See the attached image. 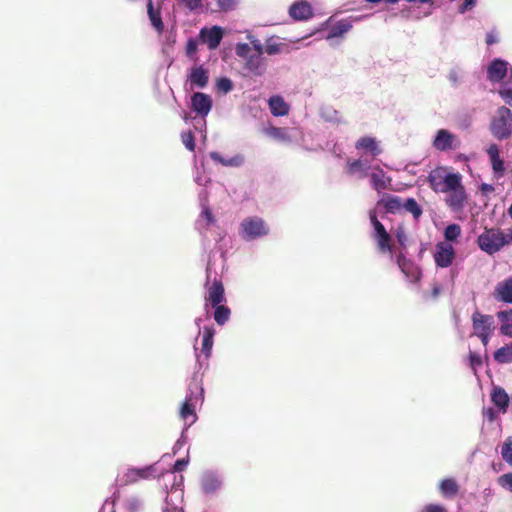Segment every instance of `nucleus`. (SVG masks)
I'll use <instances>...</instances> for the list:
<instances>
[{"label":"nucleus","instance_id":"nucleus-56","mask_svg":"<svg viewBox=\"0 0 512 512\" xmlns=\"http://www.w3.org/2000/svg\"><path fill=\"white\" fill-rule=\"evenodd\" d=\"M252 45H253V48L255 49V51L257 52L255 55L262 56L263 53L265 52V48L260 43V41L259 40L252 41Z\"/></svg>","mask_w":512,"mask_h":512},{"label":"nucleus","instance_id":"nucleus-11","mask_svg":"<svg viewBox=\"0 0 512 512\" xmlns=\"http://www.w3.org/2000/svg\"><path fill=\"white\" fill-rule=\"evenodd\" d=\"M508 71V62L494 59L487 68V77L491 82H501Z\"/></svg>","mask_w":512,"mask_h":512},{"label":"nucleus","instance_id":"nucleus-35","mask_svg":"<svg viewBox=\"0 0 512 512\" xmlns=\"http://www.w3.org/2000/svg\"><path fill=\"white\" fill-rule=\"evenodd\" d=\"M461 234V227L458 224H450L445 228L444 237L447 241H455Z\"/></svg>","mask_w":512,"mask_h":512},{"label":"nucleus","instance_id":"nucleus-52","mask_svg":"<svg viewBox=\"0 0 512 512\" xmlns=\"http://www.w3.org/2000/svg\"><path fill=\"white\" fill-rule=\"evenodd\" d=\"M218 5L222 10H230L235 5V0H218Z\"/></svg>","mask_w":512,"mask_h":512},{"label":"nucleus","instance_id":"nucleus-12","mask_svg":"<svg viewBox=\"0 0 512 512\" xmlns=\"http://www.w3.org/2000/svg\"><path fill=\"white\" fill-rule=\"evenodd\" d=\"M289 15L297 21L308 20L313 16V10L310 3L307 1H296L290 6Z\"/></svg>","mask_w":512,"mask_h":512},{"label":"nucleus","instance_id":"nucleus-45","mask_svg":"<svg viewBox=\"0 0 512 512\" xmlns=\"http://www.w3.org/2000/svg\"><path fill=\"white\" fill-rule=\"evenodd\" d=\"M250 52V46L247 43H240L236 46V54L239 57L247 58Z\"/></svg>","mask_w":512,"mask_h":512},{"label":"nucleus","instance_id":"nucleus-57","mask_svg":"<svg viewBox=\"0 0 512 512\" xmlns=\"http://www.w3.org/2000/svg\"><path fill=\"white\" fill-rule=\"evenodd\" d=\"M492 334L493 333H484V334L477 335V337L480 339L483 346L486 347L490 341Z\"/></svg>","mask_w":512,"mask_h":512},{"label":"nucleus","instance_id":"nucleus-42","mask_svg":"<svg viewBox=\"0 0 512 512\" xmlns=\"http://www.w3.org/2000/svg\"><path fill=\"white\" fill-rule=\"evenodd\" d=\"M395 237L399 243V245L405 249L406 248V243H407V240H408V237H407V234H406V231L404 229V227L402 226H399L397 229H396V232H395Z\"/></svg>","mask_w":512,"mask_h":512},{"label":"nucleus","instance_id":"nucleus-3","mask_svg":"<svg viewBox=\"0 0 512 512\" xmlns=\"http://www.w3.org/2000/svg\"><path fill=\"white\" fill-rule=\"evenodd\" d=\"M477 243L482 251L492 255L505 246L504 233L500 229L485 228L478 236Z\"/></svg>","mask_w":512,"mask_h":512},{"label":"nucleus","instance_id":"nucleus-41","mask_svg":"<svg viewBox=\"0 0 512 512\" xmlns=\"http://www.w3.org/2000/svg\"><path fill=\"white\" fill-rule=\"evenodd\" d=\"M282 46H284V44L276 43L272 41V39H269L265 46V52L269 55L278 54L280 53Z\"/></svg>","mask_w":512,"mask_h":512},{"label":"nucleus","instance_id":"nucleus-43","mask_svg":"<svg viewBox=\"0 0 512 512\" xmlns=\"http://www.w3.org/2000/svg\"><path fill=\"white\" fill-rule=\"evenodd\" d=\"M469 364L470 367L476 371L477 367H480L482 365V359L481 356L470 351L469 353Z\"/></svg>","mask_w":512,"mask_h":512},{"label":"nucleus","instance_id":"nucleus-6","mask_svg":"<svg viewBox=\"0 0 512 512\" xmlns=\"http://www.w3.org/2000/svg\"><path fill=\"white\" fill-rule=\"evenodd\" d=\"M455 258V251L451 244L439 242L436 245L434 253V261L438 267H449Z\"/></svg>","mask_w":512,"mask_h":512},{"label":"nucleus","instance_id":"nucleus-60","mask_svg":"<svg viewBox=\"0 0 512 512\" xmlns=\"http://www.w3.org/2000/svg\"><path fill=\"white\" fill-rule=\"evenodd\" d=\"M496 42V38L493 34H487L486 35V43L487 45H492Z\"/></svg>","mask_w":512,"mask_h":512},{"label":"nucleus","instance_id":"nucleus-21","mask_svg":"<svg viewBox=\"0 0 512 512\" xmlns=\"http://www.w3.org/2000/svg\"><path fill=\"white\" fill-rule=\"evenodd\" d=\"M208 81V72L202 66H196L191 69L190 82L192 85L198 88H204L207 86Z\"/></svg>","mask_w":512,"mask_h":512},{"label":"nucleus","instance_id":"nucleus-20","mask_svg":"<svg viewBox=\"0 0 512 512\" xmlns=\"http://www.w3.org/2000/svg\"><path fill=\"white\" fill-rule=\"evenodd\" d=\"M370 181L373 188L380 192L388 188L391 178L386 176V173L381 168H377L375 172L371 173Z\"/></svg>","mask_w":512,"mask_h":512},{"label":"nucleus","instance_id":"nucleus-16","mask_svg":"<svg viewBox=\"0 0 512 512\" xmlns=\"http://www.w3.org/2000/svg\"><path fill=\"white\" fill-rule=\"evenodd\" d=\"M377 207H383L385 213L395 214L403 207L400 197L394 195H386L377 202Z\"/></svg>","mask_w":512,"mask_h":512},{"label":"nucleus","instance_id":"nucleus-33","mask_svg":"<svg viewBox=\"0 0 512 512\" xmlns=\"http://www.w3.org/2000/svg\"><path fill=\"white\" fill-rule=\"evenodd\" d=\"M402 208L411 213L415 220H418L423 213L422 208L414 198H408L405 202H403Z\"/></svg>","mask_w":512,"mask_h":512},{"label":"nucleus","instance_id":"nucleus-32","mask_svg":"<svg viewBox=\"0 0 512 512\" xmlns=\"http://www.w3.org/2000/svg\"><path fill=\"white\" fill-rule=\"evenodd\" d=\"M180 417L185 421L189 422V424H192L195 422L197 416L195 413L194 406L190 403L189 400H186L180 409Z\"/></svg>","mask_w":512,"mask_h":512},{"label":"nucleus","instance_id":"nucleus-27","mask_svg":"<svg viewBox=\"0 0 512 512\" xmlns=\"http://www.w3.org/2000/svg\"><path fill=\"white\" fill-rule=\"evenodd\" d=\"M373 237L376 241L377 249L379 252L391 253L393 251L392 237L388 232L379 235H373Z\"/></svg>","mask_w":512,"mask_h":512},{"label":"nucleus","instance_id":"nucleus-28","mask_svg":"<svg viewBox=\"0 0 512 512\" xmlns=\"http://www.w3.org/2000/svg\"><path fill=\"white\" fill-rule=\"evenodd\" d=\"M215 330L212 327L205 326L203 328L202 352L209 357L214 343Z\"/></svg>","mask_w":512,"mask_h":512},{"label":"nucleus","instance_id":"nucleus-26","mask_svg":"<svg viewBox=\"0 0 512 512\" xmlns=\"http://www.w3.org/2000/svg\"><path fill=\"white\" fill-rule=\"evenodd\" d=\"M439 490L446 498H452L459 492V485L454 478H446L440 482Z\"/></svg>","mask_w":512,"mask_h":512},{"label":"nucleus","instance_id":"nucleus-36","mask_svg":"<svg viewBox=\"0 0 512 512\" xmlns=\"http://www.w3.org/2000/svg\"><path fill=\"white\" fill-rule=\"evenodd\" d=\"M369 218L374 228V235H379L387 232L384 225L378 220L376 212L374 210L369 211Z\"/></svg>","mask_w":512,"mask_h":512},{"label":"nucleus","instance_id":"nucleus-5","mask_svg":"<svg viewBox=\"0 0 512 512\" xmlns=\"http://www.w3.org/2000/svg\"><path fill=\"white\" fill-rule=\"evenodd\" d=\"M471 321L475 336L494 332V318L492 315L483 314L476 310L471 316Z\"/></svg>","mask_w":512,"mask_h":512},{"label":"nucleus","instance_id":"nucleus-17","mask_svg":"<svg viewBox=\"0 0 512 512\" xmlns=\"http://www.w3.org/2000/svg\"><path fill=\"white\" fill-rule=\"evenodd\" d=\"M245 69L254 76H261L266 71L265 59L260 55H250L247 57Z\"/></svg>","mask_w":512,"mask_h":512},{"label":"nucleus","instance_id":"nucleus-10","mask_svg":"<svg viewBox=\"0 0 512 512\" xmlns=\"http://www.w3.org/2000/svg\"><path fill=\"white\" fill-rule=\"evenodd\" d=\"M493 298L499 302L512 303V276L496 284Z\"/></svg>","mask_w":512,"mask_h":512},{"label":"nucleus","instance_id":"nucleus-30","mask_svg":"<svg viewBox=\"0 0 512 512\" xmlns=\"http://www.w3.org/2000/svg\"><path fill=\"white\" fill-rule=\"evenodd\" d=\"M493 357L494 360L500 364L512 362V343L506 344L496 350Z\"/></svg>","mask_w":512,"mask_h":512},{"label":"nucleus","instance_id":"nucleus-4","mask_svg":"<svg viewBox=\"0 0 512 512\" xmlns=\"http://www.w3.org/2000/svg\"><path fill=\"white\" fill-rule=\"evenodd\" d=\"M241 230L245 239L251 240L268 234L265 222L259 217H249L242 221Z\"/></svg>","mask_w":512,"mask_h":512},{"label":"nucleus","instance_id":"nucleus-22","mask_svg":"<svg viewBox=\"0 0 512 512\" xmlns=\"http://www.w3.org/2000/svg\"><path fill=\"white\" fill-rule=\"evenodd\" d=\"M491 401L502 413L507 411L509 406V396L501 387H495L491 393Z\"/></svg>","mask_w":512,"mask_h":512},{"label":"nucleus","instance_id":"nucleus-38","mask_svg":"<svg viewBox=\"0 0 512 512\" xmlns=\"http://www.w3.org/2000/svg\"><path fill=\"white\" fill-rule=\"evenodd\" d=\"M216 87L223 93H228L233 89V83L229 78L222 77L217 80Z\"/></svg>","mask_w":512,"mask_h":512},{"label":"nucleus","instance_id":"nucleus-9","mask_svg":"<svg viewBox=\"0 0 512 512\" xmlns=\"http://www.w3.org/2000/svg\"><path fill=\"white\" fill-rule=\"evenodd\" d=\"M433 146L436 150L447 151L457 148L459 143L456 141L454 134L446 129H440L435 136Z\"/></svg>","mask_w":512,"mask_h":512},{"label":"nucleus","instance_id":"nucleus-39","mask_svg":"<svg viewBox=\"0 0 512 512\" xmlns=\"http://www.w3.org/2000/svg\"><path fill=\"white\" fill-rule=\"evenodd\" d=\"M181 138H182V143L184 144V146L189 151L193 152L195 150V138H194L193 133L191 131L182 133Z\"/></svg>","mask_w":512,"mask_h":512},{"label":"nucleus","instance_id":"nucleus-49","mask_svg":"<svg viewBox=\"0 0 512 512\" xmlns=\"http://www.w3.org/2000/svg\"><path fill=\"white\" fill-rule=\"evenodd\" d=\"M202 488L206 493H210L215 490L216 482L212 479L204 480L202 483Z\"/></svg>","mask_w":512,"mask_h":512},{"label":"nucleus","instance_id":"nucleus-47","mask_svg":"<svg viewBox=\"0 0 512 512\" xmlns=\"http://www.w3.org/2000/svg\"><path fill=\"white\" fill-rule=\"evenodd\" d=\"M270 135L281 140L287 139L286 131L278 127L271 128Z\"/></svg>","mask_w":512,"mask_h":512},{"label":"nucleus","instance_id":"nucleus-58","mask_svg":"<svg viewBox=\"0 0 512 512\" xmlns=\"http://www.w3.org/2000/svg\"><path fill=\"white\" fill-rule=\"evenodd\" d=\"M476 0H465L463 6L461 7V11L471 9L475 5Z\"/></svg>","mask_w":512,"mask_h":512},{"label":"nucleus","instance_id":"nucleus-29","mask_svg":"<svg viewBox=\"0 0 512 512\" xmlns=\"http://www.w3.org/2000/svg\"><path fill=\"white\" fill-rule=\"evenodd\" d=\"M352 28L351 23L348 20H340L333 26H331L327 39L341 37L343 34L348 32Z\"/></svg>","mask_w":512,"mask_h":512},{"label":"nucleus","instance_id":"nucleus-51","mask_svg":"<svg viewBox=\"0 0 512 512\" xmlns=\"http://www.w3.org/2000/svg\"><path fill=\"white\" fill-rule=\"evenodd\" d=\"M203 0H183L185 6L190 10H195L202 5Z\"/></svg>","mask_w":512,"mask_h":512},{"label":"nucleus","instance_id":"nucleus-37","mask_svg":"<svg viewBox=\"0 0 512 512\" xmlns=\"http://www.w3.org/2000/svg\"><path fill=\"white\" fill-rule=\"evenodd\" d=\"M357 171L363 172V177L367 175L366 168H364L363 162L360 159L348 162L347 172L349 174H354Z\"/></svg>","mask_w":512,"mask_h":512},{"label":"nucleus","instance_id":"nucleus-18","mask_svg":"<svg viewBox=\"0 0 512 512\" xmlns=\"http://www.w3.org/2000/svg\"><path fill=\"white\" fill-rule=\"evenodd\" d=\"M356 149L365 150L369 152L372 156H378L381 154L382 150L378 145V142L375 138L370 136L361 137L355 144Z\"/></svg>","mask_w":512,"mask_h":512},{"label":"nucleus","instance_id":"nucleus-1","mask_svg":"<svg viewBox=\"0 0 512 512\" xmlns=\"http://www.w3.org/2000/svg\"><path fill=\"white\" fill-rule=\"evenodd\" d=\"M430 188L436 193H448L446 200L452 209H461L467 199L460 173L448 172L446 167H437L428 175Z\"/></svg>","mask_w":512,"mask_h":512},{"label":"nucleus","instance_id":"nucleus-48","mask_svg":"<svg viewBox=\"0 0 512 512\" xmlns=\"http://www.w3.org/2000/svg\"><path fill=\"white\" fill-rule=\"evenodd\" d=\"M499 94L508 105L512 106V89L500 90Z\"/></svg>","mask_w":512,"mask_h":512},{"label":"nucleus","instance_id":"nucleus-19","mask_svg":"<svg viewBox=\"0 0 512 512\" xmlns=\"http://www.w3.org/2000/svg\"><path fill=\"white\" fill-rule=\"evenodd\" d=\"M268 104L272 115L276 117L285 116L289 113V105L281 96H271Z\"/></svg>","mask_w":512,"mask_h":512},{"label":"nucleus","instance_id":"nucleus-8","mask_svg":"<svg viewBox=\"0 0 512 512\" xmlns=\"http://www.w3.org/2000/svg\"><path fill=\"white\" fill-rule=\"evenodd\" d=\"M191 107L198 115L205 117L212 109V98L208 94L195 92L191 97Z\"/></svg>","mask_w":512,"mask_h":512},{"label":"nucleus","instance_id":"nucleus-31","mask_svg":"<svg viewBox=\"0 0 512 512\" xmlns=\"http://www.w3.org/2000/svg\"><path fill=\"white\" fill-rule=\"evenodd\" d=\"M213 307L215 308L213 315L215 322L220 326L224 325L230 319V308L222 304Z\"/></svg>","mask_w":512,"mask_h":512},{"label":"nucleus","instance_id":"nucleus-15","mask_svg":"<svg viewBox=\"0 0 512 512\" xmlns=\"http://www.w3.org/2000/svg\"><path fill=\"white\" fill-rule=\"evenodd\" d=\"M147 14L153 28L158 34H162L164 32V23L161 17V3L155 8L153 0H147Z\"/></svg>","mask_w":512,"mask_h":512},{"label":"nucleus","instance_id":"nucleus-14","mask_svg":"<svg viewBox=\"0 0 512 512\" xmlns=\"http://www.w3.org/2000/svg\"><path fill=\"white\" fill-rule=\"evenodd\" d=\"M200 36L203 38V41L207 43L208 48L214 50L219 46L223 38V31L219 26H213L210 29L203 28L200 31Z\"/></svg>","mask_w":512,"mask_h":512},{"label":"nucleus","instance_id":"nucleus-34","mask_svg":"<svg viewBox=\"0 0 512 512\" xmlns=\"http://www.w3.org/2000/svg\"><path fill=\"white\" fill-rule=\"evenodd\" d=\"M501 456L503 460L512 466V437H508L501 448Z\"/></svg>","mask_w":512,"mask_h":512},{"label":"nucleus","instance_id":"nucleus-40","mask_svg":"<svg viewBox=\"0 0 512 512\" xmlns=\"http://www.w3.org/2000/svg\"><path fill=\"white\" fill-rule=\"evenodd\" d=\"M498 484L502 488L512 492V472L505 473V474L501 475L498 478Z\"/></svg>","mask_w":512,"mask_h":512},{"label":"nucleus","instance_id":"nucleus-2","mask_svg":"<svg viewBox=\"0 0 512 512\" xmlns=\"http://www.w3.org/2000/svg\"><path fill=\"white\" fill-rule=\"evenodd\" d=\"M490 130L493 136L499 140L510 137L512 133V112L509 108L502 106L497 109Z\"/></svg>","mask_w":512,"mask_h":512},{"label":"nucleus","instance_id":"nucleus-24","mask_svg":"<svg viewBox=\"0 0 512 512\" xmlns=\"http://www.w3.org/2000/svg\"><path fill=\"white\" fill-rule=\"evenodd\" d=\"M151 468H131L124 475V484H132L139 479H147L150 476Z\"/></svg>","mask_w":512,"mask_h":512},{"label":"nucleus","instance_id":"nucleus-61","mask_svg":"<svg viewBox=\"0 0 512 512\" xmlns=\"http://www.w3.org/2000/svg\"><path fill=\"white\" fill-rule=\"evenodd\" d=\"M440 294V287L438 285H435L432 289V296L433 298H437Z\"/></svg>","mask_w":512,"mask_h":512},{"label":"nucleus","instance_id":"nucleus-63","mask_svg":"<svg viewBox=\"0 0 512 512\" xmlns=\"http://www.w3.org/2000/svg\"><path fill=\"white\" fill-rule=\"evenodd\" d=\"M397 1H398V0H386V2H388V3H392V4L396 3Z\"/></svg>","mask_w":512,"mask_h":512},{"label":"nucleus","instance_id":"nucleus-44","mask_svg":"<svg viewBox=\"0 0 512 512\" xmlns=\"http://www.w3.org/2000/svg\"><path fill=\"white\" fill-rule=\"evenodd\" d=\"M198 50V43L194 39H189L186 44V54L188 57H193Z\"/></svg>","mask_w":512,"mask_h":512},{"label":"nucleus","instance_id":"nucleus-55","mask_svg":"<svg viewBox=\"0 0 512 512\" xmlns=\"http://www.w3.org/2000/svg\"><path fill=\"white\" fill-rule=\"evenodd\" d=\"M483 414L490 422H493L497 417V413L494 411L493 408L485 409L483 411Z\"/></svg>","mask_w":512,"mask_h":512},{"label":"nucleus","instance_id":"nucleus-25","mask_svg":"<svg viewBox=\"0 0 512 512\" xmlns=\"http://www.w3.org/2000/svg\"><path fill=\"white\" fill-rule=\"evenodd\" d=\"M210 158L226 167H238L243 163L241 155H235L231 158H224L219 152L213 151L210 153Z\"/></svg>","mask_w":512,"mask_h":512},{"label":"nucleus","instance_id":"nucleus-13","mask_svg":"<svg viewBox=\"0 0 512 512\" xmlns=\"http://www.w3.org/2000/svg\"><path fill=\"white\" fill-rule=\"evenodd\" d=\"M206 301L211 306H217L225 301L224 286L221 280L214 279L213 283L208 287Z\"/></svg>","mask_w":512,"mask_h":512},{"label":"nucleus","instance_id":"nucleus-7","mask_svg":"<svg viewBox=\"0 0 512 512\" xmlns=\"http://www.w3.org/2000/svg\"><path fill=\"white\" fill-rule=\"evenodd\" d=\"M396 263L401 272L411 281L416 282L420 279L421 270L410 259H408L403 252L396 255Z\"/></svg>","mask_w":512,"mask_h":512},{"label":"nucleus","instance_id":"nucleus-23","mask_svg":"<svg viewBox=\"0 0 512 512\" xmlns=\"http://www.w3.org/2000/svg\"><path fill=\"white\" fill-rule=\"evenodd\" d=\"M497 318L501 323V334L512 338V309L499 311Z\"/></svg>","mask_w":512,"mask_h":512},{"label":"nucleus","instance_id":"nucleus-53","mask_svg":"<svg viewBox=\"0 0 512 512\" xmlns=\"http://www.w3.org/2000/svg\"><path fill=\"white\" fill-rule=\"evenodd\" d=\"M187 464H188L187 460H185V459H178V460H176V462L173 465V470L176 471V472H181V471H183L185 469Z\"/></svg>","mask_w":512,"mask_h":512},{"label":"nucleus","instance_id":"nucleus-59","mask_svg":"<svg viewBox=\"0 0 512 512\" xmlns=\"http://www.w3.org/2000/svg\"><path fill=\"white\" fill-rule=\"evenodd\" d=\"M505 245L512 243V229L507 234H504Z\"/></svg>","mask_w":512,"mask_h":512},{"label":"nucleus","instance_id":"nucleus-62","mask_svg":"<svg viewBox=\"0 0 512 512\" xmlns=\"http://www.w3.org/2000/svg\"><path fill=\"white\" fill-rule=\"evenodd\" d=\"M204 215L209 222H211L213 220V216H212V213L210 212V210H205Z\"/></svg>","mask_w":512,"mask_h":512},{"label":"nucleus","instance_id":"nucleus-46","mask_svg":"<svg viewBox=\"0 0 512 512\" xmlns=\"http://www.w3.org/2000/svg\"><path fill=\"white\" fill-rule=\"evenodd\" d=\"M492 168L495 172H498L500 174H503L505 168H504V162L502 159H500V156L494 159H491Z\"/></svg>","mask_w":512,"mask_h":512},{"label":"nucleus","instance_id":"nucleus-54","mask_svg":"<svg viewBox=\"0 0 512 512\" xmlns=\"http://www.w3.org/2000/svg\"><path fill=\"white\" fill-rule=\"evenodd\" d=\"M487 153L491 159L499 157V149L496 144H492L489 146Z\"/></svg>","mask_w":512,"mask_h":512},{"label":"nucleus","instance_id":"nucleus-50","mask_svg":"<svg viewBox=\"0 0 512 512\" xmlns=\"http://www.w3.org/2000/svg\"><path fill=\"white\" fill-rule=\"evenodd\" d=\"M421 512H447V511L441 505L429 504V505L425 506Z\"/></svg>","mask_w":512,"mask_h":512}]
</instances>
